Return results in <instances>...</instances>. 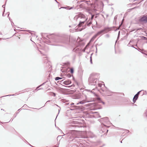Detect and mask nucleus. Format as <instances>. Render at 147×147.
<instances>
[{
  "mask_svg": "<svg viewBox=\"0 0 147 147\" xmlns=\"http://www.w3.org/2000/svg\"><path fill=\"white\" fill-rule=\"evenodd\" d=\"M41 36L46 44L52 45L63 46L64 43V34L60 33H54L48 35L42 33Z\"/></svg>",
  "mask_w": 147,
  "mask_h": 147,
  "instance_id": "nucleus-1",
  "label": "nucleus"
},
{
  "mask_svg": "<svg viewBox=\"0 0 147 147\" xmlns=\"http://www.w3.org/2000/svg\"><path fill=\"white\" fill-rule=\"evenodd\" d=\"M74 19L75 20H80V22L78 25V27H80L84 24L87 20V18H86L84 15L80 14L76 15L74 17Z\"/></svg>",
  "mask_w": 147,
  "mask_h": 147,
  "instance_id": "nucleus-2",
  "label": "nucleus"
},
{
  "mask_svg": "<svg viewBox=\"0 0 147 147\" xmlns=\"http://www.w3.org/2000/svg\"><path fill=\"white\" fill-rule=\"evenodd\" d=\"M98 74L93 73L90 75L88 79L89 84L90 85H95L96 84L97 79L99 77Z\"/></svg>",
  "mask_w": 147,
  "mask_h": 147,
  "instance_id": "nucleus-3",
  "label": "nucleus"
},
{
  "mask_svg": "<svg viewBox=\"0 0 147 147\" xmlns=\"http://www.w3.org/2000/svg\"><path fill=\"white\" fill-rule=\"evenodd\" d=\"M57 83L61 85L60 86V87L59 88V90L61 93L64 94V89L62 88L64 86L63 85L64 84V80L61 81H59L57 82Z\"/></svg>",
  "mask_w": 147,
  "mask_h": 147,
  "instance_id": "nucleus-4",
  "label": "nucleus"
},
{
  "mask_svg": "<svg viewBox=\"0 0 147 147\" xmlns=\"http://www.w3.org/2000/svg\"><path fill=\"white\" fill-rule=\"evenodd\" d=\"M99 133L101 134V136H102V135H106L107 134L108 131V129H99ZM100 135V134H99Z\"/></svg>",
  "mask_w": 147,
  "mask_h": 147,
  "instance_id": "nucleus-5",
  "label": "nucleus"
},
{
  "mask_svg": "<svg viewBox=\"0 0 147 147\" xmlns=\"http://www.w3.org/2000/svg\"><path fill=\"white\" fill-rule=\"evenodd\" d=\"M140 21L144 23L147 22V15H143L140 18Z\"/></svg>",
  "mask_w": 147,
  "mask_h": 147,
  "instance_id": "nucleus-6",
  "label": "nucleus"
},
{
  "mask_svg": "<svg viewBox=\"0 0 147 147\" xmlns=\"http://www.w3.org/2000/svg\"><path fill=\"white\" fill-rule=\"evenodd\" d=\"M71 86H65V95H67L69 94H71V90H69L68 88H69L71 87Z\"/></svg>",
  "mask_w": 147,
  "mask_h": 147,
  "instance_id": "nucleus-7",
  "label": "nucleus"
},
{
  "mask_svg": "<svg viewBox=\"0 0 147 147\" xmlns=\"http://www.w3.org/2000/svg\"><path fill=\"white\" fill-rule=\"evenodd\" d=\"M98 120L100 122L103 121L104 122L108 123L109 121V118L108 117H105L102 118L98 119Z\"/></svg>",
  "mask_w": 147,
  "mask_h": 147,
  "instance_id": "nucleus-8",
  "label": "nucleus"
},
{
  "mask_svg": "<svg viewBox=\"0 0 147 147\" xmlns=\"http://www.w3.org/2000/svg\"><path fill=\"white\" fill-rule=\"evenodd\" d=\"M67 102L65 101V107L66 106V107L67 108H71V105H74V103H66Z\"/></svg>",
  "mask_w": 147,
  "mask_h": 147,
  "instance_id": "nucleus-9",
  "label": "nucleus"
},
{
  "mask_svg": "<svg viewBox=\"0 0 147 147\" xmlns=\"http://www.w3.org/2000/svg\"><path fill=\"white\" fill-rule=\"evenodd\" d=\"M108 28H105L104 29L102 30H100V31L98 32L96 34L98 36L100 35H101L104 32H105V31L106 30H107Z\"/></svg>",
  "mask_w": 147,
  "mask_h": 147,
  "instance_id": "nucleus-10",
  "label": "nucleus"
},
{
  "mask_svg": "<svg viewBox=\"0 0 147 147\" xmlns=\"http://www.w3.org/2000/svg\"><path fill=\"white\" fill-rule=\"evenodd\" d=\"M105 90H104L103 88H102L101 90H102V91L103 92H105V93H106L107 94H108V96L111 95V94H108V92L109 91V90H108L107 88L106 87H105Z\"/></svg>",
  "mask_w": 147,
  "mask_h": 147,
  "instance_id": "nucleus-11",
  "label": "nucleus"
},
{
  "mask_svg": "<svg viewBox=\"0 0 147 147\" xmlns=\"http://www.w3.org/2000/svg\"><path fill=\"white\" fill-rule=\"evenodd\" d=\"M138 96H137L136 94L134 96V97L133 98V102L134 103H135L136 102V100L138 98Z\"/></svg>",
  "mask_w": 147,
  "mask_h": 147,
  "instance_id": "nucleus-12",
  "label": "nucleus"
},
{
  "mask_svg": "<svg viewBox=\"0 0 147 147\" xmlns=\"http://www.w3.org/2000/svg\"><path fill=\"white\" fill-rule=\"evenodd\" d=\"M101 126L102 128H103V129H105L109 127V126H108L107 125L102 123L101 124Z\"/></svg>",
  "mask_w": 147,
  "mask_h": 147,
  "instance_id": "nucleus-13",
  "label": "nucleus"
},
{
  "mask_svg": "<svg viewBox=\"0 0 147 147\" xmlns=\"http://www.w3.org/2000/svg\"><path fill=\"white\" fill-rule=\"evenodd\" d=\"M91 24V21H90V19L88 20V21L86 22V24L88 26H90Z\"/></svg>",
  "mask_w": 147,
  "mask_h": 147,
  "instance_id": "nucleus-14",
  "label": "nucleus"
},
{
  "mask_svg": "<svg viewBox=\"0 0 147 147\" xmlns=\"http://www.w3.org/2000/svg\"><path fill=\"white\" fill-rule=\"evenodd\" d=\"M124 130V131L123 132V134H124L123 135V136H124V135L128 133L129 132V130L127 129H123Z\"/></svg>",
  "mask_w": 147,
  "mask_h": 147,
  "instance_id": "nucleus-15",
  "label": "nucleus"
},
{
  "mask_svg": "<svg viewBox=\"0 0 147 147\" xmlns=\"http://www.w3.org/2000/svg\"><path fill=\"white\" fill-rule=\"evenodd\" d=\"M71 82L69 80L65 81V85H68L70 84Z\"/></svg>",
  "mask_w": 147,
  "mask_h": 147,
  "instance_id": "nucleus-16",
  "label": "nucleus"
},
{
  "mask_svg": "<svg viewBox=\"0 0 147 147\" xmlns=\"http://www.w3.org/2000/svg\"><path fill=\"white\" fill-rule=\"evenodd\" d=\"M73 8H74L73 7H71L69 6H65V9H66L68 10H69L70 9H72Z\"/></svg>",
  "mask_w": 147,
  "mask_h": 147,
  "instance_id": "nucleus-17",
  "label": "nucleus"
},
{
  "mask_svg": "<svg viewBox=\"0 0 147 147\" xmlns=\"http://www.w3.org/2000/svg\"><path fill=\"white\" fill-rule=\"evenodd\" d=\"M79 51V49L78 48H77V47L74 48L73 50V51L74 52H77Z\"/></svg>",
  "mask_w": 147,
  "mask_h": 147,
  "instance_id": "nucleus-18",
  "label": "nucleus"
},
{
  "mask_svg": "<svg viewBox=\"0 0 147 147\" xmlns=\"http://www.w3.org/2000/svg\"><path fill=\"white\" fill-rule=\"evenodd\" d=\"M89 13L91 15V20H92L94 18V14H93L90 11H89Z\"/></svg>",
  "mask_w": 147,
  "mask_h": 147,
  "instance_id": "nucleus-19",
  "label": "nucleus"
},
{
  "mask_svg": "<svg viewBox=\"0 0 147 147\" xmlns=\"http://www.w3.org/2000/svg\"><path fill=\"white\" fill-rule=\"evenodd\" d=\"M85 100H82V101H80L79 103H77V105H78L79 104H84L85 102Z\"/></svg>",
  "mask_w": 147,
  "mask_h": 147,
  "instance_id": "nucleus-20",
  "label": "nucleus"
},
{
  "mask_svg": "<svg viewBox=\"0 0 147 147\" xmlns=\"http://www.w3.org/2000/svg\"><path fill=\"white\" fill-rule=\"evenodd\" d=\"M62 79V78H61L59 77H56V78H55V80L56 81H57L60 79Z\"/></svg>",
  "mask_w": 147,
  "mask_h": 147,
  "instance_id": "nucleus-21",
  "label": "nucleus"
},
{
  "mask_svg": "<svg viewBox=\"0 0 147 147\" xmlns=\"http://www.w3.org/2000/svg\"><path fill=\"white\" fill-rule=\"evenodd\" d=\"M70 73L71 74H73L74 72V70L73 68H71L70 69Z\"/></svg>",
  "mask_w": 147,
  "mask_h": 147,
  "instance_id": "nucleus-22",
  "label": "nucleus"
},
{
  "mask_svg": "<svg viewBox=\"0 0 147 147\" xmlns=\"http://www.w3.org/2000/svg\"><path fill=\"white\" fill-rule=\"evenodd\" d=\"M68 37V38H67V39L66 40V43L67 44H68L69 42L70 37Z\"/></svg>",
  "mask_w": 147,
  "mask_h": 147,
  "instance_id": "nucleus-23",
  "label": "nucleus"
},
{
  "mask_svg": "<svg viewBox=\"0 0 147 147\" xmlns=\"http://www.w3.org/2000/svg\"><path fill=\"white\" fill-rule=\"evenodd\" d=\"M29 89H26L22 90L23 92H28L29 91Z\"/></svg>",
  "mask_w": 147,
  "mask_h": 147,
  "instance_id": "nucleus-24",
  "label": "nucleus"
},
{
  "mask_svg": "<svg viewBox=\"0 0 147 147\" xmlns=\"http://www.w3.org/2000/svg\"><path fill=\"white\" fill-rule=\"evenodd\" d=\"M98 36L96 34H95L92 38L91 40L95 39Z\"/></svg>",
  "mask_w": 147,
  "mask_h": 147,
  "instance_id": "nucleus-25",
  "label": "nucleus"
},
{
  "mask_svg": "<svg viewBox=\"0 0 147 147\" xmlns=\"http://www.w3.org/2000/svg\"><path fill=\"white\" fill-rule=\"evenodd\" d=\"M60 109H58V113L57 114V116H56V118H55V122L56 119V118H57V117L58 116V115H59V112H60Z\"/></svg>",
  "mask_w": 147,
  "mask_h": 147,
  "instance_id": "nucleus-26",
  "label": "nucleus"
},
{
  "mask_svg": "<svg viewBox=\"0 0 147 147\" xmlns=\"http://www.w3.org/2000/svg\"><path fill=\"white\" fill-rule=\"evenodd\" d=\"M38 88H37V87H36V88L33 91V92H35L38 90H39Z\"/></svg>",
  "mask_w": 147,
  "mask_h": 147,
  "instance_id": "nucleus-27",
  "label": "nucleus"
},
{
  "mask_svg": "<svg viewBox=\"0 0 147 147\" xmlns=\"http://www.w3.org/2000/svg\"><path fill=\"white\" fill-rule=\"evenodd\" d=\"M14 95H15V94H9L8 95L4 96H3V97L6 96H14ZM3 97V96L1 97Z\"/></svg>",
  "mask_w": 147,
  "mask_h": 147,
  "instance_id": "nucleus-28",
  "label": "nucleus"
},
{
  "mask_svg": "<svg viewBox=\"0 0 147 147\" xmlns=\"http://www.w3.org/2000/svg\"><path fill=\"white\" fill-rule=\"evenodd\" d=\"M142 91V90H141L140 91H139L136 94L137 96H139V94L140 93V92Z\"/></svg>",
  "mask_w": 147,
  "mask_h": 147,
  "instance_id": "nucleus-29",
  "label": "nucleus"
},
{
  "mask_svg": "<svg viewBox=\"0 0 147 147\" xmlns=\"http://www.w3.org/2000/svg\"><path fill=\"white\" fill-rule=\"evenodd\" d=\"M65 66L66 65H67V66H68V65H69L70 63L69 62H68L66 63H65Z\"/></svg>",
  "mask_w": 147,
  "mask_h": 147,
  "instance_id": "nucleus-30",
  "label": "nucleus"
},
{
  "mask_svg": "<svg viewBox=\"0 0 147 147\" xmlns=\"http://www.w3.org/2000/svg\"><path fill=\"white\" fill-rule=\"evenodd\" d=\"M120 31H119V33H118V36L117 38V40H118L119 38V35H120Z\"/></svg>",
  "mask_w": 147,
  "mask_h": 147,
  "instance_id": "nucleus-31",
  "label": "nucleus"
},
{
  "mask_svg": "<svg viewBox=\"0 0 147 147\" xmlns=\"http://www.w3.org/2000/svg\"><path fill=\"white\" fill-rule=\"evenodd\" d=\"M85 1L88 5H90V3L89 2H90V1Z\"/></svg>",
  "mask_w": 147,
  "mask_h": 147,
  "instance_id": "nucleus-32",
  "label": "nucleus"
},
{
  "mask_svg": "<svg viewBox=\"0 0 147 147\" xmlns=\"http://www.w3.org/2000/svg\"><path fill=\"white\" fill-rule=\"evenodd\" d=\"M5 12V9H4L3 11V13H2V16H5L4 15Z\"/></svg>",
  "mask_w": 147,
  "mask_h": 147,
  "instance_id": "nucleus-33",
  "label": "nucleus"
},
{
  "mask_svg": "<svg viewBox=\"0 0 147 147\" xmlns=\"http://www.w3.org/2000/svg\"><path fill=\"white\" fill-rule=\"evenodd\" d=\"M87 45L86 47H85V48H84V49H83V51L84 52L85 51V50L86 49V48L87 47Z\"/></svg>",
  "mask_w": 147,
  "mask_h": 147,
  "instance_id": "nucleus-34",
  "label": "nucleus"
},
{
  "mask_svg": "<svg viewBox=\"0 0 147 147\" xmlns=\"http://www.w3.org/2000/svg\"><path fill=\"white\" fill-rule=\"evenodd\" d=\"M90 62L92 64V57L90 56Z\"/></svg>",
  "mask_w": 147,
  "mask_h": 147,
  "instance_id": "nucleus-35",
  "label": "nucleus"
},
{
  "mask_svg": "<svg viewBox=\"0 0 147 147\" xmlns=\"http://www.w3.org/2000/svg\"><path fill=\"white\" fill-rule=\"evenodd\" d=\"M28 106L26 104H25L24 105L23 107H24V108H26Z\"/></svg>",
  "mask_w": 147,
  "mask_h": 147,
  "instance_id": "nucleus-36",
  "label": "nucleus"
},
{
  "mask_svg": "<svg viewBox=\"0 0 147 147\" xmlns=\"http://www.w3.org/2000/svg\"><path fill=\"white\" fill-rule=\"evenodd\" d=\"M47 82V81L44 82L43 83H42V85L43 86V85H45Z\"/></svg>",
  "mask_w": 147,
  "mask_h": 147,
  "instance_id": "nucleus-37",
  "label": "nucleus"
},
{
  "mask_svg": "<svg viewBox=\"0 0 147 147\" xmlns=\"http://www.w3.org/2000/svg\"><path fill=\"white\" fill-rule=\"evenodd\" d=\"M52 93L53 94L52 96H56V94L54 92H52Z\"/></svg>",
  "mask_w": 147,
  "mask_h": 147,
  "instance_id": "nucleus-38",
  "label": "nucleus"
},
{
  "mask_svg": "<svg viewBox=\"0 0 147 147\" xmlns=\"http://www.w3.org/2000/svg\"><path fill=\"white\" fill-rule=\"evenodd\" d=\"M109 35L108 34H107L105 35L106 37L107 38H108L109 37Z\"/></svg>",
  "mask_w": 147,
  "mask_h": 147,
  "instance_id": "nucleus-39",
  "label": "nucleus"
},
{
  "mask_svg": "<svg viewBox=\"0 0 147 147\" xmlns=\"http://www.w3.org/2000/svg\"><path fill=\"white\" fill-rule=\"evenodd\" d=\"M7 17H9V12H7Z\"/></svg>",
  "mask_w": 147,
  "mask_h": 147,
  "instance_id": "nucleus-40",
  "label": "nucleus"
},
{
  "mask_svg": "<svg viewBox=\"0 0 147 147\" xmlns=\"http://www.w3.org/2000/svg\"><path fill=\"white\" fill-rule=\"evenodd\" d=\"M26 31L29 33H30L31 32H32V31L29 30H26Z\"/></svg>",
  "mask_w": 147,
  "mask_h": 147,
  "instance_id": "nucleus-41",
  "label": "nucleus"
},
{
  "mask_svg": "<svg viewBox=\"0 0 147 147\" xmlns=\"http://www.w3.org/2000/svg\"><path fill=\"white\" fill-rule=\"evenodd\" d=\"M11 24L12 25V26H13V25L15 26L14 24V23L12 21H11Z\"/></svg>",
  "mask_w": 147,
  "mask_h": 147,
  "instance_id": "nucleus-42",
  "label": "nucleus"
},
{
  "mask_svg": "<svg viewBox=\"0 0 147 147\" xmlns=\"http://www.w3.org/2000/svg\"><path fill=\"white\" fill-rule=\"evenodd\" d=\"M9 19V20L10 21V22L11 21H12V20L9 17H8Z\"/></svg>",
  "mask_w": 147,
  "mask_h": 147,
  "instance_id": "nucleus-43",
  "label": "nucleus"
},
{
  "mask_svg": "<svg viewBox=\"0 0 147 147\" xmlns=\"http://www.w3.org/2000/svg\"><path fill=\"white\" fill-rule=\"evenodd\" d=\"M5 4H4L2 5V7L4 8V9H5Z\"/></svg>",
  "mask_w": 147,
  "mask_h": 147,
  "instance_id": "nucleus-44",
  "label": "nucleus"
},
{
  "mask_svg": "<svg viewBox=\"0 0 147 147\" xmlns=\"http://www.w3.org/2000/svg\"><path fill=\"white\" fill-rule=\"evenodd\" d=\"M42 86V84H40V85L38 86L37 87V88H39V87H41V86Z\"/></svg>",
  "mask_w": 147,
  "mask_h": 147,
  "instance_id": "nucleus-45",
  "label": "nucleus"
},
{
  "mask_svg": "<svg viewBox=\"0 0 147 147\" xmlns=\"http://www.w3.org/2000/svg\"><path fill=\"white\" fill-rule=\"evenodd\" d=\"M42 86V84H40V85L38 86L37 87V88H39V87H41V86Z\"/></svg>",
  "mask_w": 147,
  "mask_h": 147,
  "instance_id": "nucleus-46",
  "label": "nucleus"
},
{
  "mask_svg": "<svg viewBox=\"0 0 147 147\" xmlns=\"http://www.w3.org/2000/svg\"><path fill=\"white\" fill-rule=\"evenodd\" d=\"M102 85L101 84H98V86L100 87H101Z\"/></svg>",
  "mask_w": 147,
  "mask_h": 147,
  "instance_id": "nucleus-47",
  "label": "nucleus"
},
{
  "mask_svg": "<svg viewBox=\"0 0 147 147\" xmlns=\"http://www.w3.org/2000/svg\"><path fill=\"white\" fill-rule=\"evenodd\" d=\"M31 34L32 36H36V35L35 34H32V33H31Z\"/></svg>",
  "mask_w": 147,
  "mask_h": 147,
  "instance_id": "nucleus-48",
  "label": "nucleus"
},
{
  "mask_svg": "<svg viewBox=\"0 0 147 147\" xmlns=\"http://www.w3.org/2000/svg\"><path fill=\"white\" fill-rule=\"evenodd\" d=\"M50 100H48L46 102V103H45V104L43 106V107H44V106H45V105H46V104L48 102H50Z\"/></svg>",
  "mask_w": 147,
  "mask_h": 147,
  "instance_id": "nucleus-49",
  "label": "nucleus"
},
{
  "mask_svg": "<svg viewBox=\"0 0 147 147\" xmlns=\"http://www.w3.org/2000/svg\"><path fill=\"white\" fill-rule=\"evenodd\" d=\"M61 8L64 9V6L61 7L60 8H59V9H60Z\"/></svg>",
  "mask_w": 147,
  "mask_h": 147,
  "instance_id": "nucleus-50",
  "label": "nucleus"
},
{
  "mask_svg": "<svg viewBox=\"0 0 147 147\" xmlns=\"http://www.w3.org/2000/svg\"><path fill=\"white\" fill-rule=\"evenodd\" d=\"M58 4V7H59L60 6H61V5L60 4V3H59Z\"/></svg>",
  "mask_w": 147,
  "mask_h": 147,
  "instance_id": "nucleus-51",
  "label": "nucleus"
},
{
  "mask_svg": "<svg viewBox=\"0 0 147 147\" xmlns=\"http://www.w3.org/2000/svg\"><path fill=\"white\" fill-rule=\"evenodd\" d=\"M57 3H59V2L57 1V0H54Z\"/></svg>",
  "mask_w": 147,
  "mask_h": 147,
  "instance_id": "nucleus-52",
  "label": "nucleus"
},
{
  "mask_svg": "<svg viewBox=\"0 0 147 147\" xmlns=\"http://www.w3.org/2000/svg\"><path fill=\"white\" fill-rule=\"evenodd\" d=\"M86 25H85V26H83V27H84V28H83V29H84V28H86Z\"/></svg>",
  "mask_w": 147,
  "mask_h": 147,
  "instance_id": "nucleus-53",
  "label": "nucleus"
},
{
  "mask_svg": "<svg viewBox=\"0 0 147 147\" xmlns=\"http://www.w3.org/2000/svg\"><path fill=\"white\" fill-rule=\"evenodd\" d=\"M131 45V46L132 47H133V48H135V49H137L136 48H135V47H134L132 45Z\"/></svg>",
  "mask_w": 147,
  "mask_h": 147,
  "instance_id": "nucleus-54",
  "label": "nucleus"
},
{
  "mask_svg": "<svg viewBox=\"0 0 147 147\" xmlns=\"http://www.w3.org/2000/svg\"><path fill=\"white\" fill-rule=\"evenodd\" d=\"M142 37H143V38H144V39H147V38H146V37H144V36H142Z\"/></svg>",
  "mask_w": 147,
  "mask_h": 147,
  "instance_id": "nucleus-55",
  "label": "nucleus"
},
{
  "mask_svg": "<svg viewBox=\"0 0 147 147\" xmlns=\"http://www.w3.org/2000/svg\"><path fill=\"white\" fill-rule=\"evenodd\" d=\"M43 89V88H38L39 90H40Z\"/></svg>",
  "mask_w": 147,
  "mask_h": 147,
  "instance_id": "nucleus-56",
  "label": "nucleus"
},
{
  "mask_svg": "<svg viewBox=\"0 0 147 147\" xmlns=\"http://www.w3.org/2000/svg\"><path fill=\"white\" fill-rule=\"evenodd\" d=\"M52 67V66L51 65H50V67H49V68L50 69Z\"/></svg>",
  "mask_w": 147,
  "mask_h": 147,
  "instance_id": "nucleus-57",
  "label": "nucleus"
},
{
  "mask_svg": "<svg viewBox=\"0 0 147 147\" xmlns=\"http://www.w3.org/2000/svg\"><path fill=\"white\" fill-rule=\"evenodd\" d=\"M130 45H131L130 44H129V43L128 45H127V46H130Z\"/></svg>",
  "mask_w": 147,
  "mask_h": 147,
  "instance_id": "nucleus-58",
  "label": "nucleus"
},
{
  "mask_svg": "<svg viewBox=\"0 0 147 147\" xmlns=\"http://www.w3.org/2000/svg\"><path fill=\"white\" fill-rule=\"evenodd\" d=\"M18 112H16V115H17L18 114Z\"/></svg>",
  "mask_w": 147,
  "mask_h": 147,
  "instance_id": "nucleus-59",
  "label": "nucleus"
},
{
  "mask_svg": "<svg viewBox=\"0 0 147 147\" xmlns=\"http://www.w3.org/2000/svg\"><path fill=\"white\" fill-rule=\"evenodd\" d=\"M67 76H68L69 77H71V75L70 74H68Z\"/></svg>",
  "mask_w": 147,
  "mask_h": 147,
  "instance_id": "nucleus-60",
  "label": "nucleus"
},
{
  "mask_svg": "<svg viewBox=\"0 0 147 147\" xmlns=\"http://www.w3.org/2000/svg\"><path fill=\"white\" fill-rule=\"evenodd\" d=\"M96 52H97V47H96Z\"/></svg>",
  "mask_w": 147,
  "mask_h": 147,
  "instance_id": "nucleus-61",
  "label": "nucleus"
},
{
  "mask_svg": "<svg viewBox=\"0 0 147 147\" xmlns=\"http://www.w3.org/2000/svg\"><path fill=\"white\" fill-rule=\"evenodd\" d=\"M63 67H64V63H63Z\"/></svg>",
  "mask_w": 147,
  "mask_h": 147,
  "instance_id": "nucleus-62",
  "label": "nucleus"
},
{
  "mask_svg": "<svg viewBox=\"0 0 147 147\" xmlns=\"http://www.w3.org/2000/svg\"><path fill=\"white\" fill-rule=\"evenodd\" d=\"M122 24V22L121 23V24H120V25L119 26V27H120L121 25Z\"/></svg>",
  "mask_w": 147,
  "mask_h": 147,
  "instance_id": "nucleus-63",
  "label": "nucleus"
},
{
  "mask_svg": "<svg viewBox=\"0 0 147 147\" xmlns=\"http://www.w3.org/2000/svg\"><path fill=\"white\" fill-rule=\"evenodd\" d=\"M117 18V16H115V18Z\"/></svg>",
  "mask_w": 147,
  "mask_h": 147,
  "instance_id": "nucleus-64",
  "label": "nucleus"
}]
</instances>
